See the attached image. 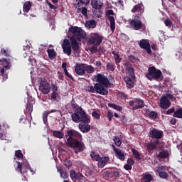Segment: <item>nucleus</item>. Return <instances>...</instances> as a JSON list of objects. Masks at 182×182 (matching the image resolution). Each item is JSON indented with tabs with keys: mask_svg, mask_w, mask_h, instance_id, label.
Listing matches in <instances>:
<instances>
[{
	"mask_svg": "<svg viewBox=\"0 0 182 182\" xmlns=\"http://www.w3.org/2000/svg\"><path fill=\"white\" fill-rule=\"evenodd\" d=\"M164 23L166 26H171L173 23L171 22V20L167 18L166 20H165Z\"/></svg>",
	"mask_w": 182,
	"mask_h": 182,
	"instance_id": "59",
	"label": "nucleus"
},
{
	"mask_svg": "<svg viewBox=\"0 0 182 182\" xmlns=\"http://www.w3.org/2000/svg\"><path fill=\"white\" fill-rule=\"evenodd\" d=\"M157 156L159 159H167L168 157V152L167 151H162L159 152Z\"/></svg>",
	"mask_w": 182,
	"mask_h": 182,
	"instance_id": "44",
	"label": "nucleus"
},
{
	"mask_svg": "<svg viewBox=\"0 0 182 182\" xmlns=\"http://www.w3.org/2000/svg\"><path fill=\"white\" fill-rule=\"evenodd\" d=\"M132 14H135V16H143V14H144V5L143 3H139L133 6L132 9L131 10Z\"/></svg>",
	"mask_w": 182,
	"mask_h": 182,
	"instance_id": "9",
	"label": "nucleus"
},
{
	"mask_svg": "<svg viewBox=\"0 0 182 182\" xmlns=\"http://www.w3.org/2000/svg\"><path fill=\"white\" fill-rule=\"evenodd\" d=\"M90 157L92 159V160H95V161H100L101 156L99 154H96L95 151H91L90 153Z\"/></svg>",
	"mask_w": 182,
	"mask_h": 182,
	"instance_id": "41",
	"label": "nucleus"
},
{
	"mask_svg": "<svg viewBox=\"0 0 182 182\" xmlns=\"http://www.w3.org/2000/svg\"><path fill=\"white\" fill-rule=\"evenodd\" d=\"M1 55L6 58L0 59V65L4 66L6 70H9L12 68L14 60H16V58L11 55V50L8 48H1Z\"/></svg>",
	"mask_w": 182,
	"mask_h": 182,
	"instance_id": "2",
	"label": "nucleus"
},
{
	"mask_svg": "<svg viewBox=\"0 0 182 182\" xmlns=\"http://www.w3.org/2000/svg\"><path fill=\"white\" fill-rule=\"evenodd\" d=\"M75 112L80 114V122L82 123H85L86 124H89L90 123V117L86 114V112L82 108H77Z\"/></svg>",
	"mask_w": 182,
	"mask_h": 182,
	"instance_id": "10",
	"label": "nucleus"
},
{
	"mask_svg": "<svg viewBox=\"0 0 182 182\" xmlns=\"http://www.w3.org/2000/svg\"><path fill=\"white\" fill-rule=\"evenodd\" d=\"M113 141L114 142V144L117 146V147H120V146H122V139H120L119 136H114L113 138Z\"/></svg>",
	"mask_w": 182,
	"mask_h": 182,
	"instance_id": "47",
	"label": "nucleus"
},
{
	"mask_svg": "<svg viewBox=\"0 0 182 182\" xmlns=\"http://www.w3.org/2000/svg\"><path fill=\"white\" fill-rule=\"evenodd\" d=\"M173 117H176L177 119H182V108H179L174 112Z\"/></svg>",
	"mask_w": 182,
	"mask_h": 182,
	"instance_id": "43",
	"label": "nucleus"
},
{
	"mask_svg": "<svg viewBox=\"0 0 182 182\" xmlns=\"http://www.w3.org/2000/svg\"><path fill=\"white\" fill-rule=\"evenodd\" d=\"M53 134L54 137H57V139H63V137H65V134L60 131H54L53 132Z\"/></svg>",
	"mask_w": 182,
	"mask_h": 182,
	"instance_id": "39",
	"label": "nucleus"
},
{
	"mask_svg": "<svg viewBox=\"0 0 182 182\" xmlns=\"http://www.w3.org/2000/svg\"><path fill=\"white\" fill-rule=\"evenodd\" d=\"M112 15H114L113 10L109 9L106 11V16L108 18L110 23V30L112 32H114V29H116V21L114 20V17Z\"/></svg>",
	"mask_w": 182,
	"mask_h": 182,
	"instance_id": "8",
	"label": "nucleus"
},
{
	"mask_svg": "<svg viewBox=\"0 0 182 182\" xmlns=\"http://www.w3.org/2000/svg\"><path fill=\"white\" fill-rule=\"evenodd\" d=\"M89 50L91 53H96L97 52V46L94 45V46L89 48Z\"/></svg>",
	"mask_w": 182,
	"mask_h": 182,
	"instance_id": "54",
	"label": "nucleus"
},
{
	"mask_svg": "<svg viewBox=\"0 0 182 182\" xmlns=\"http://www.w3.org/2000/svg\"><path fill=\"white\" fill-rule=\"evenodd\" d=\"M146 77L149 80H163V73H161V70L156 68V67L151 66L148 68Z\"/></svg>",
	"mask_w": 182,
	"mask_h": 182,
	"instance_id": "3",
	"label": "nucleus"
},
{
	"mask_svg": "<svg viewBox=\"0 0 182 182\" xmlns=\"http://www.w3.org/2000/svg\"><path fill=\"white\" fill-rule=\"evenodd\" d=\"M141 19V18L139 17V16H135L134 19L129 21V25L134 31H140L144 26Z\"/></svg>",
	"mask_w": 182,
	"mask_h": 182,
	"instance_id": "7",
	"label": "nucleus"
},
{
	"mask_svg": "<svg viewBox=\"0 0 182 182\" xmlns=\"http://www.w3.org/2000/svg\"><path fill=\"white\" fill-rule=\"evenodd\" d=\"M112 53L114 55L115 65H117V66H120V62H122V58H120V55H119V52L112 51Z\"/></svg>",
	"mask_w": 182,
	"mask_h": 182,
	"instance_id": "29",
	"label": "nucleus"
},
{
	"mask_svg": "<svg viewBox=\"0 0 182 182\" xmlns=\"http://www.w3.org/2000/svg\"><path fill=\"white\" fill-rule=\"evenodd\" d=\"M139 46L141 49H147V48H150V43L149 42V40H141Z\"/></svg>",
	"mask_w": 182,
	"mask_h": 182,
	"instance_id": "34",
	"label": "nucleus"
},
{
	"mask_svg": "<svg viewBox=\"0 0 182 182\" xmlns=\"http://www.w3.org/2000/svg\"><path fill=\"white\" fill-rule=\"evenodd\" d=\"M129 105L131 106L132 110H137L144 107V100L140 98H134L129 102Z\"/></svg>",
	"mask_w": 182,
	"mask_h": 182,
	"instance_id": "6",
	"label": "nucleus"
},
{
	"mask_svg": "<svg viewBox=\"0 0 182 182\" xmlns=\"http://www.w3.org/2000/svg\"><path fill=\"white\" fill-rule=\"evenodd\" d=\"M79 105H77V104H76V102H75V100H72V104H71V107L73 109H75V110H77V109H79L78 107Z\"/></svg>",
	"mask_w": 182,
	"mask_h": 182,
	"instance_id": "58",
	"label": "nucleus"
},
{
	"mask_svg": "<svg viewBox=\"0 0 182 182\" xmlns=\"http://www.w3.org/2000/svg\"><path fill=\"white\" fill-rule=\"evenodd\" d=\"M110 160V158L109 156H101V159L100 161H98L97 166L100 168H103L106 164H107V162Z\"/></svg>",
	"mask_w": 182,
	"mask_h": 182,
	"instance_id": "25",
	"label": "nucleus"
},
{
	"mask_svg": "<svg viewBox=\"0 0 182 182\" xmlns=\"http://www.w3.org/2000/svg\"><path fill=\"white\" fill-rule=\"evenodd\" d=\"M159 176L161 178H168V173H167V172L166 171H159Z\"/></svg>",
	"mask_w": 182,
	"mask_h": 182,
	"instance_id": "48",
	"label": "nucleus"
},
{
	"mask_svg": "<svg viewBox=\"0 0 182 182\" xmlns=\"http://www.w3.org/2000/svg\"><path fill=\"white\" fill-rule=\"evenodd\" d=\"M102 42H103V36L98 33H92L88 39V43L90 45H95V46H99Z\"/></svg>",
	"mask_w": 182,
	"mask_h": 182,
	"instance_id": "5",
	"label": "nucleus"
},
{
	"mask_svg": "<svg viewBox=\"0 0 182 182\" xmlns=\"http://www.w3.org/2000/svg\"><path fill=\"white\" fill-rule=\"evenodd\" d=\"M85 70L87 73H93L95 72V68L87 64H85Z\"/></svg>",
	"mask_w": 182,
	"mask_h": 182,
	"instance_id": "42",
	"label": "nucleus"
},
{
	"mask_svg": "<svg viewBox=\"0 0 182 182\" xmlns=\"http://www.w3.org/2000/svg\"><path fill=\"white\" fill-rule=\"evenodd\" d=\"M141 180V182H151L153 181V176L150 173H144Z\"/></svg>",
	"mask_w": 182,
	"mask_h": 182,
	"instance_id": "32",
	"label": "nucleus"
},
{
	"mask_svg": "<svg viewBox=\"0 0 182 182\" xmlns=\"http://www.w3.org/2000/svg\"><path fill=\"white\" fill-rule=\"evenodd\" d=\"M92 116L94 117V119H96V120L100 119V114L97 113L96 111L92 112Z\"/></svg>",
	"mask_w": 182,
	"mask_h": 182,
	"instance_id": "53",
	"label": "nucleus"
},
{
	"mask_svg": "<svg viewBox=\"0 0 182 182\" xmlns=\"http://www.w3.org/2000/svg\"><path fill=\"white\" fill-rule=\"evenodd\" d=\"M108 106H109V107H112V109H114L115 110H119V112H122V110H123V108L122 107L117 105L116 104L109 103Z\"/></svg>",
	"mask_w": 182,
	"mask_h": 182,
	"instance_id": "46",
	"label": "nucleus"
},
{
	"mask_svg": "<svg viewBox=\"0 0 182 182\" xmlns=\"http://www.w3.org/2000/svg\"><path fill=\"white\" fill-rule=\"evenodd\" d=\"M39 90H41L43 95H48V93L50 92V85H49L46 79L43 78L41 80Z\"/></svg>",
	"mask_w": 182,
	"mask_h": 182,
	"instance_id": "11",
	"label": "nucleus"
},
{
	"mask_svg": "<svg viewBox=\"0 0 182 182\" xmlns=\"http://www.w3.org/2000/svg\"><path fill=\"white\" fill-rule=\"evenodd\" d=\"M15 156L17 157V159H22V157H23V154H22V151L17 150L15 152Z\"/></svg>",
	"mask_w": 182,
	"mask_h": 182,
	"instance_id": "52",
	"label": "nucleus"
},
{
	"mask_svg": "<svg viewBox=\"0 0 182 182\" xmlns=\"http://www.w3.org/2000/svg\"><path fill=\"white\" fill-rule=\"evenodd\" d=\"M70 177L73 181H76V180L82 181V180L85 178V176H83V174H82L81 173H76V171H75L74 169L70 171Z\"/></svg>",
	"mask_w": 182,
	"mask_h": 182,
	"instance_id": "18",
	"label": "nucleus"
},
{
	"mask_svg": "<svg viewBox=\"0 0 182 182\" xmlns=\"http://www.w3.org/2000/svg\"><path fill=\"white\" fill-rule=\"evenodd\" d=\"M62 48L64 53L68 55V56H70L72 55V46H70V42L68 39H64Z\"/></svg>",
	"mask_w": 182,
	"mask_h": 182,
	"instance_id": "15",
	"label": "nucleus"
},
{
	"mask_svg": "<svg viewBox=\"0 0 182 182\" xmlns=\"http://www.w3.org/2000/svg\"><path fill=\"white\" fill-rule=\"evenodd\" d=\"M91 6L94 9H102V7L103 6V3L98 0H92Z\"/></svg>",
	"mask_w": 182,
	"mask_h": 182,
	"instance_id": "28",
	"label": "nucleus"
},
{
	"mask_svg": "<svg viewBox=\"0 0 182 182\" xmlns=\"http://www.w3.org/2000/svg\"><path fill=\"white\" fill-rule=\"evenodd\" d=\"M107 69L110 72H114V70L116 69V65H114V63H108L107 64Z\"/></svg>",
	"mask_w": 182,
	"mask_h": 182,
	"instance_id": "45",
	"label": "nucleus"
},
{
	"mask_svg": "<svg viewBox=\"0 0 182 182\" xmlns=\"http://www.w3.org/2000/svg\"><path fill=\"white\" fill-rule=\"evenodd\" d=\"M107 117H108L109 122H112V119H113V113L112 112L109 111L107 112Z\"/></svg>",
	"mask_w": 182,
	"mask_h": 182,
	"instance_id": "60",
	"label": "nucleus"
},
{
	"mask_svg": "<svg viewBox=\"0 0 182 182\" xmlns=\"http://www.w3.org/2000/svg\"><path fill=\"white\" fill-rule=\"evenodd\" d=\"M69 31L72 34H73V36H75L78 42H80L82 39H85L86 38V32H85L82 28L72 26L70 28Z\"/></svg>",
	"mask_w": 182,
	"mask_h": 182,
	"instance_id": "4",
	"label": "nucleus"
},
{
	"mask_svg": "<svg viewBox=\"0 0 182 182\" xmlns=\"http://www.w3.org/2000/svg\"><path fill=\"white\" fill-rule=\"evenodd\" d=\"M115 157L121 161H124L126 160V154L122 149H119L115 152Z\"/></svg>",
	"mask_w": 182,
	"mask_h": 182,
	"instance_id": "27",
	"label": "nucleus"
},
{
	"mask_svg": "<svg viewBox=\"0 0 182 182\" xmlns=\"http://www.w3.org/2000/svg\"><path fill=\"white\" fill-rule=\"evenodd\" d=\"M65 137L67 140L66 144L68 147L73 149L75 154L82 153L86 149L85 143L82 141V134L76 130H68L65 132Z\"/></svg>",
	"mask_w": 182,
	"mask_h": 182,
	"instance_id": "1",
	"label": "nucleus"
},
{
	"mask_svg": "<svg viewBox=\"0 0 182 182\" xmlns=\"http://www.w3.org/2000/svg\"><path fill=\"white\" fill-rule=\"evenodd\" d=\"M96 21L95 20H90L85 22V28H87L88 29H93L96 27Z\"/></svg>",
	"mask_w": 182,
	"mask_h": 182,
	"instance_id": "31",
	"label": "nucleus"
},
{
	"mask_svg": "<svg viewBox=\"0 0 182 182\" xmlns=\"http://www.w3.org/2000/svg\"><path fill=\"white\" fill-rule=\"evenodd\" d=\"M79 129L82 133H89L90 132V126L87 124H79Z\"/></svg>",
	"mask_w": 182,
	"mask_h": 182,
	"instance_id": "33",
	"label": "nucleus"
},
{
	"mask_svg": "<svg viewBox=\"0 0 182 182\" xmlns=\"http://www.w3.org/2000/svg\"><path fill=\"white\" fill-rule=\"evenodd\" d=\"M64 165L65 167H67V168H70V167H72V162H70L69 160H65L64 161Z\"/></svg>",
	"mask_w": 182,
	"mask_h": 182,
	"instance_id": "57",
	"label": "nucleus"
},
{
	"mask_svg": "<svg viewBox=\"0 0 182 182\" xmlns=\"http://www.w3.org/2000/svg\"><path fill=\"white\" fill-rule=\"evenodd\" d=\"M71 48L74 50V53L79 55L80 53V46H79V43H77V39L75 36H73L70 38Z\"/></svg>",
	"mask_w": 182,
	"mask_h": 182,
	"instance_id": "14",
	"label": "nucleus"
},
{
	"mask_svg": "<svg viewBox=\"0 0 182 182\" xmlns=\"http://www.w3.org/2000/svg\"><path fill=\"white\" fill-rule=\"evenodd\" d=\"M5 69H6V68H5V67L3 66V68H1V70H0V73H1V75L2 76H4V77H8V74L5 72Z\"/></svg>",
	"mask_w": 182,
	"mask_h": 182,
	"instance_id": "55",
	"label": "nucleus"
},
{
	"mask_svg": "<svg viewBox=\"0 0 182 182\" xmlns=\"http://www.w3.org/2000/svg\"><path fill=\"white\" fill-rule=\"evenodd\" d=\"M52 86V92H58V85L56 84H51Z\"/></svg>",
	"mask_w": 182,
	"mask_h": 182,
	"instance_id": "61",
	"label": "nucleus"
},
{
	"mask_svg": "<svg viewBox=\"0 0 182 182\" xmlns=\"http://www.w3.org/2000/svg\"><path fill=\"white\" fill-rule=\"evenodd\" d=\"M90 3V0H75L74 5L77 9L80 10L82 6H86Z\"/></svg>",
	"mask_w": 182,
	"mask_h": 182,
	"instance_id": "23",
	"label": "nucleus"
},
{
	"mask_svg": "<svg viewBox=\"0 0 182 182\" xmlns=\"http://www.w3.org/2000/svg\"><path fill=\"white\" fill-rule=\"evenodd\" d=\"M71 119L75 123H79V122H80V114L75 112L71 115Z\"/></svg>",
	"mask_w": 182,
	"mask_h": 182,
	"instance_id": "35",
	"label": "nucleus"
},
{
	"mask_svg": "<svg viewBox=\"0 0 182 182\" xmlns=\"http://www.w3.org/2000/svg\"><path fill=\"white\" fill-rule=\"evenodd\" d=\"M160 144V140L154 139L152 142L146 144V148L149 152L153 151L157 149V146Z\"/></svg>",
	"mask_w": 182,
	"mask_h": 182,
	"instance_id": "22",
	"label": "nucleus"
},
{
	"mask_svg": "<svg viewBox=\"0 0 182 182\" xmlns=\"http://www.w3.org/2000/svg\"><path fill=\"white\" fill-rule=\"evenodd\" d=\"M95 89L96 93H98L99 95H102L103 96H107V95H109V91L107 89L105 88V85L99 83H96L95 85Z\"/></svg>",
	"mask_w": 182,
	"mask_h": 182,
	"instance_id": "17",
	"label": "nucleus"
},
{
	"mask_svg": "<svg viewBox=\"0 0 182 182\" xmlns=\"http://www.w3.org/2000/svg\"><path fill=\"white\" fill-rule=\"evenodd\" d=\"M110 173L113 174L114 177L119 178L120 177V171L117 169H112Z\"/></svg>",
	"mask_w": 182,
	"mask_h": 182,
	"instance_id": "50",
	"label": "nucleus"
},
{
	"mask_svg": "<svg viewBox=\"0 0 182 182\" xmlns=\"http://www.w3.org/2000/svg\"><path fill=\"white\" fill-rule=\"evenodd\" d=\"M78 11H81V13L84 16H87V9H86V6H81L80 9Z\"/></svg>",
	"mask_w": 182,
	"mask_h": 182,
	"instance_id": "51",
	"label": "nucleus"
},
{
	"mask_svg": "<svg viewBox=\"0 0 182 182\" xmlns=\"http://www.w3.org/2000/svg\"><path fill=\"white\" fill-rule=\"evenodd\" d=\"M171 106V102L170 100L166 96H163L160 100V107L164 110H167Z\"/></svg>",
	"mask_w": 182,
	"mask_h": 182,
	"instance_id": "19",
	"label": "nucleus"
},
{
	"mask_svg": "<svg viewBox=\"0 0 182 182\" xmlns=\"http://www.w3.org/2000/svg\"><path fill=\"white\" fill-rule=\"evenodd\" d=\"M85 63H78L75 65V72L78 76H83L85 75Z\"/></svg>",
	"mask_w": 182,
	"mask_h": 182,
	"instance_id": "21",
	"label": "nucleus"
},
{
	"mask_svg": "<svg viewBox=\"0 0 182 182\" xmlns=\"http://www.w3.org/2000/svg\"><path fill=\"white\" fill-rule=\"evenodd\" d=\"M124 80L129 89H133L134 87V77L125 76Z\"/></svg>",
	"mask_w": 182,
	"mask_h": 182,
	"instance_id": "24",
	"label": "nucleus"
},
{
	"mask_svg": "<svg viewBox=\"0 0 182 182\" xmlns=\"http://www.w3.org/2000/svg\"><path fill=\"white\" fill-rule=\"evenodd\" d=\"M132 154L134 157L140 161L141 160V154L139 153V151L136 150L135 149H132Z\"/></svg>",
	"mask_w": 182,
	"mask_h": 182,
	"instance_id": "37",
	"label": "nucleus"
},
{
	"mask_svg": "<svg viewBox=\"0 0 182 182\" xmlns=\"http://www.w3.org/2000/svg\"><path fill=\"white\" fill-rule=\"evenodd\" d=\"M57 171L58 173H60L61 178H63V180H69V173L63 171V168H59L57 169Z\"/></svg>",
	"mask_w": 182,
	"mask_h": 182,
	"instance_id": "30",
	"label": "nucleus"
},
{
	"mask_svg": "<svg viewBox=\"0 0 182 182\" xmlns=\"http://www.w3.org/2000/svg\"><path fill=\"white\" fill-rule=\"evenodd\" d=\"M124 168L125 170H132V167L131 166V165H129V164H125V165L124 166Z\"/></svg>",
	"mask_w": 182,
	"mask_h": 182,
	"instance_id": "64",
	"label": "nucleus"
},
{
	"mask_svg": "<svg viewBox=\"0 0 182 182\" xmlns=\"http://www.w3.org/2000/svg\"><path fill=\"white\" fill-rule=\"evenodd\" d=\"M127 70H128V72L132 77H134V68H133V67L127 66Z\"/></svg>",
	"mask_w": 182,
	"mask_h": 182,
	"instance_id": "49",
	"label": "nucleus"
},
{
	"mask_svg": "<svg viewBox=\"0 0 182 182\" xmlns=\"http://www.w3.org/2000/svg\"><path fill=\"white\" fill-rule=\"evenodd\" d=\"M51 100H55V102H59L60 100V96L59 93L53 92L50 95Z\"/></svg>",
	"mask_w": 182,
	"mask_h": 182,
	"instance_id": "38",
	"label": "nucleus"
},
{
	"mask_svg": "<svg viewBox=\"0 0 182 182\" xmlns=\"http://www.w3.org/2000/svg\"><path fill=\"white\" fill-rule=\"evenodd\" d=\"M87 92H90V93H95L96 92V90L95 89V86H88L87 87Z\"/></svg>",
	"mask_w": 182,
	"mask_h": 182,
	"instance_id": "56",
	"label": "nucleus"
},
{
	"mask_svg": "<svg viewBox=\"0 0 182 182\" xmlns=\"http://www.w3.org/2000/svg\"><path fill=\"white\" fill-rule=\"evenodd\" d=\"M47 53H48V58L50 59H53V58H56V52L55 49H48Z\"/></svg>",
	"mask_w": 182,
	"mask_h": 182,
	"instance_id": "40",
	"label": "nucleus"
},
{
	"mask_svg": "<svg viewBox=\"0 0 182 182\" xmlns=\"http://www.w3.org/2000/svg\"><path fill=\"white\" fill-rule=\"evenodd\" d=\"M127 164H129V166H133L134 164V160H133V159L132 158H129L127 159Z\"/></svg>",
	"mask_w": 182,
	"mask_h": 182,
	"instance_id": "62",
	"label": "nucleus"
},
{
	"mask_svg": "<svg viewBox=\"0 0 182 182\" xmlns=\"http://www.w3.org/2000/svg\"><path fill=\"white\" fill-rule=\"evenodd\" d=\"M149 136L151 139H156L155 140H160V139H163V137H164V132L161 130L154 128L149 132Z\"/></svg>",
	"mask_w": 182,
	"mask_h": 182,
	"instance_id": "13",
	"label": "nucleus"
},
{
	"mask_svg": "<svg viewBox=\"0 0 182 182\" xmlns=\"http://www.w3.org/2000/svg\"><path fill=\"white\" fill-rule=\"evenodd\" d=\"M17 163V168H16V171H18L22 174V168H26V170H29L31 166H29V163L27 161H23V163H21L19 161H16Z\"/></svg>",
	"mask_w": 182,
	"mask_h": 182,
	"instance_id": "20",
	"label": "nucleus"
},
{
	"mask_svg": "<svg viewBox=\"0 0 182 182\" xmlns=\"http://www.w3.org/2000/svg\"><path fill=\"white\" fill-rule=\"evenodd\" d=\"M31 6H32L31 1L25 2L23 6V11L28 14V12H29V11H31Z\"/></svg>",
	"mask_w": 182,
	"mask_h": 182,
	"instance_id": "36",
	"label": "nucleus"
},
{
	"mask_svg": "<svg viewBox=\"0 0 182 182\" xmlns=\"http://www.w3.org/2000/svg\"><path fill=\"white\" fill-rule=\"evenodd\" d=\"M32 112H33V101L28 100L26 108V114H27V120H32Z\"/></svg>",
	"mask_w": 182,
	"mask_h": 182,
	"instance_id": "16",
	"label": "nucleus"
},
{
	"mask_svg": "<svg viewBox=\"0 0 182 182\" xmlns=\"http://www.w3.org/2000/svg\"><path fill=\"white\" fill-rule=\"evenodd\" d=\"M145 114L148 116L151 120H156L159 117V114L156 112L151 111L149 109H145Z\"/></svg>",
	"mask_w": 182,
	"mask_h": 182,
	"instance_id": "26",
	"label": "nucleus"
},
{
	"mask_svg": "<svg viewBox=\"0 0 182 182\" xmlns=\"http://www.w3.org/2000/svg\"><path fill=\"white\" fill-rule=\"evenodd\" d=\"M176 109H174V107H172L171 109H168L167 111H166V114H171L172 113H174V112Z\"/></svg>",
	"mask_w": 182,
	"mask_h": 182,
	"instance_id": "63",
	"label": "nucleus"
},
{
	"mask_svg": "<svg viewBox=\"0 0 182 182\" xmlns=\"http://www.w3.org/2000/svg\"><path fill=\"white\" fill-rule=\"evenodd\" d=\"M95 79H96V82H98L99 85H103L105 87H107L110 85L109 79L100 73L95 75Z\"/></svg>",
	"mask_w": 182,
	"mask_h": 182,
	"instance_id": "12",
	"label": "nucleus"
}]
</instances>
